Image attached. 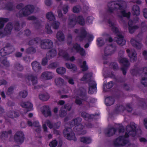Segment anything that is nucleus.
Wrapping results in <instances>:
<instances>
[{"label": "nucleus", "mask_w": 147, "mask_h": 147, "mask_svg": "<svg viewBox=\"0 0 147 147\" xmlns=\"http://www.w3.org/2000/svg\"><path fill=\"white\" fill-rule=\"evenodd\" d=\"M135 124L133 123H131L126 127L127 132L125 134V136H120L117 138L114 141V144L115 146H124L127 145V147H134L133 145L131 144L129 141L126 139L130 135L134 136L136 135V131Z\"/></svg>", "instance_id": "obj_1"}, {"label": "nucleus", "mask_w": 147, "mask_h": 147, "mask_svg": "<svg viewBox=\"0 0 147 147\" xmlns=\"http://www.w3.org/2000/svg\"><path fill=\"white\" fill-rule=\"evenodd\" d=\"M107 6L108 12L112 13L114 10L119 9L121 10V13L123 16L129 18L130 17V13H126L125 9L126 7V3L123 1H117L109 2Z\"/></svg>", "instance_id": "obj_2"}, {"label": "nucleus", "mask_w": 147, "mask_h": 147, "mask_svg": "<svg viewBox=\"0 0 147 147\" xmlns=\"http://www.w3.org/2000/svg\"><path fill=\"white\" fill-rule=\"evenodd\" d=\"M108 23L109 26L112 27V31L117 36V38L115 40L117 43L121 46L124 45L125 43V40L124 38V36L120 34L118 29L115 26L114 20L109 19L108 20Z\"/></svg>", "instance_id": "obj_3"}, {"label": "nucleus", "mask_w": 147, "mask_h": 147, "mask_svg": "<svg viewBox=\"0 0 147 147\" xmlns=\"http://www.w3.org/2000/svg\"><path fill=\"white\" fill-rule=\"evenodd\" d=\"M86 37L89 42L92 41L94 38L92 34L87 33L85 30L84 28H82L80 30L79 33L77 36L76 39L81 41Z\"/></svg>", "instance_id": "obj_4"}, {"label": "nucleus", "mask_w": 147, "mask_h": 147, "mask_svg": "<svg viewBox=\"0 0 147 147\" xmlns=\"http://www.w3.org/2000/svg\"><path fill=\"white\" fill-rule=\"evenodd\" d=\"M40 46L43 49H49L53 47V42L51 40L46 38L41 40Z\"/></svg>", "instance_id": "obj_5"}, {"label": "nucleus", "mask_w": 147, "mask_h": 147, "mask_svg": "<svg viewBox=\"0 0 147 147\" xmlns=\"http://www.w3.org/2000/svg\"><path fill=\"white\" fill-rule=\"evenodd\" d=\"M63 134L64 137L67 139L74 141H76L77 139L75 137L74 133L70 128H67L63 131Z\"/></svg>", "instance_id": "obj_6"}, {"label": "nucleus", "mask_w": 147, "mask_h": 147, "mask_svg": "<svg viewBox=\"0 0 147 147\" xmlns=\"http://www.w3.org/2000/svg\"><path fill=\"white\" fill-rule=\"evenodd\" d=\"M118 61L122 64L123 66L121 68L123 74L125 75L126 73V71L130 65V63L128 59L125 58L118 59Z\"/></svg>", "instance_id": "obj_7"}, {"label": "nucleus", "mask_w": 147, "mask_h": 147, "mask_svg": "<svg viewBox=\"0 0 147 147\" xmlns=\"http://www.w3.org/2000/svg\"><path fill=\"white\" fill-rule=\"evenodd\" d=\"M25 139L24 135L21 131H18L14 135V141L17 143H22Z\"/></svg>", "instance_id": "obj_8"}, {"label": "nucleus", "mask_w": 147, "mask_h": 147, "mask_svg": "<svg viewBox=\"0 0 147 147\" xmlns=\"http://www.w3.org/2000/svg\"><path fill=\"white\" fill-rule=\"evenodd\" d=\"M116 46L114 44H111L107 46L104 50V55L105 56L111 55L116 51Z\"/></svg>", "instance_id": "obj_9"}, {"label": "nucleus", "mask_w": 147, "mask_h": 147, "mask_svg": "<svg viewBox=\"0 0 147 147\" xmlns=\"http://www.w3.org/2000/svg\"><path fill=\"white\" fill-rule=\"evenodd\" d=\"M26 81H31L32 82V84L35 86L38 82V79L37 76H34L32 74H30L28 75L26 77ZM40 87L39 85L37 86H34V89H38Z\"/></svg>", "instance_id": "obj_10"}, {"label": "nucleus", "mask_w": 147, "mask_h": 147, "mask_svg": "<svg viewBox=\"0 0 147 147\" xmlns=\"http://www.w3.org/2000/svg\"><path fill=\"white\" fill-rule=\"evenodd\" d=\"M88 82V93L90 94H93L94 92L96 91L97 90L96 83L95 81L92 80Z\"/></svg>", "instance_id": "obj_11"}, {"label": "nucleus", "mask_w": 147, "mask_h": 147, "mask_svg": "<svg viewBox=\"0 0 147 147\" xmlns=\"http://www.w3.org/2000/svg\"><path fill=\"white\" fill-rule=\"evenodd\" d=\"M31 65L33 70L36 73H40L42 69L40 63L36 61L32 62Z\"/></svg>", "instance_id": "obj_12"}, {"label": "nucleus", "mask_w": 147, "mask_h": 147, "mask_svg": "<svg viewBox=\"0 0 147 147\" xmlns=\"http://www.w3.org/2000/svg\"><path fill=\"white\" fill-rule=\"evenodd\" d=\"M78 95L82 101H86L88 100V97L86 95V90L83 88H81L78 90Z\"/></svg>", "instance_id": "obj_13"}, {"label": "nucleus", "mask_w": 147, "mask_h": 147, "mask_svg": "<svg viewBox=\"0 0 147 147\" xmlns=\"http://www.w3.org/2000/svg\"><path fill=\"white\" fill-rule=\"evenodd\" d=\"M126 52L128 54V56L131 61L134 62L136 60L137 54L135 50L132 49L130 51L129 49H127L126 50Z\"/></svg>", "instance_id": "obj_14"}, {"label": "nucleus", "mask_w": 147, "mask_h": 147, "mask_svg": "<svg viewBox=\"0 0 147 147\" xmlns=\"http://www.w3.org/2000/svg\"><path fill=\"white\" fill-rule=\"evenodd\" d=\"M99 116V114H95L89 115L86 112H83L81 114V116L83 117L84 119L87 121H88L89 119H96V117Z\"/></svg>", "instance_id": "obj_15"}, {"label": "nucleus", "mask_w": 147, "mask_h": 147, "mask_svg": "<svg viewBox=\"0 0 147 147\" xmlns=\"http://www.w3.org/2000/svg\"><path fill=\"white\" fill-rule=\"evenodd\" d=\"M20 105L23 107L26 108V112L30 111L32 109L33 105L29 101L22 102L21 103Z\"/></svg>", "instance_id": "obj_16"}, {"label": "nucleus", "mask_w": 147, "mask_h": 147, "mask_svg": "<svg viewBox=\"0 0 147 147\" xmlns=\"http://www.w3.org/2000/svg\"><path fill=\"white\" fill-rule=\"evenodd\" d=\"M42 113L46 117L51 116V111L49 106L47 105L43 106L41 111Z\"/></svg>", "instance_id": "obj_17"}, {"label": "nucleus", "mask_w": 147, "mask_h": 147, "mask_svg": "<svg viewBox=\"0 0 147 147\" xmlns=\"http://www.w3.org/2000/svg\"><path fill=\"white\" fill-rule=\"evenodd\" d=\"M53 77V74L51 72L45 71L43 72L41 75V77L47 80H50Z\"/></svg>", "instance_id": "obj_18"}, {"label": "nucleus", "mask_w": 147, "mask_h": 147, "mask_svg": "<svg viewBox=\"0 0 147 147\" xmlns=\"http://www.w3.org/2000/svg\"><path fill=\"white\" fill-rule=\"evenodd\" d=\"M13 25L12 23H8L6 26L4 31L6 35L9 34H11V30L13 28Z\"/></svg>", "instance_id": "obj_19"}, {"label": "nucleus", "mask_w": 147, "mask_h": 147, "mask_svg": "<svg viewBox=\"0 0 147 147\" xmlns=\"http://www.w3.org/2000/svg\"><path fill=\"white\" fill-rule=\"evenodd\" d=\"M13 25L12 23H8L6 26L4 31L6 35L9 34H11V30L13 28Z\"/></svg>", "instance_id": "obj_20"}, {"label": "nucleus", "mask_w": 147, "mask_h": 147, "mask_svg": "<svg viewBox=\"0 0 147 147\" xmlns=\"http://www.w3.org/2000/svg\"><path fill=\"white\" fill-rule=\"evenodd\" d=\"M116 131L115 128H111L105 129V133L107 136L110 137L114 134Z\"/></svg>", "instance_id": "obj_21"}, {"label": "nucleus", "mask_w": 147, "mask_h": 147, "mask_svg": "<svg viewBox=\"0 0 147 147\" xmlns=\"http://www.w3.org/2000/svg\"><path fill=\"white\" fill-rule=\"evenodd\" d=\"M12 133V131L11 130L8 131H3L1 132V138L2 139L6 140L8 136H11Z\"/></svg>", "instance_id": "obj_22"}, {"label": "nucleus", "mask_w": 147, "mask_h": 147, "mask_svg": "<svg viewBox=\"0 0 147 147\" xmlns=\"http://www.w3.org/2000/svg\"><path fill=\"white\" fill-rule=\"evenodd\" d=\"M56 54V50L54 49H53L48 52L46 55V57H47L48 59H50L55 56Z\"/></svg>", "instance_id": "obj_23"}, {"label": "nucleus", "mask_w": 147, "mask_h": 147, "mask_svg": "<svg viewBox=\"0 0 147 147\" xmlns=\"http://www.w3.org/2000/svg\"><path fill=\"white\" fill-rule=\"evenodd\" d=\"M92 73H86L81 78V81H86L87 82H89L91 80L92 77Z\"/></svg>", "instance_id": "obj_24"}, {"label": "nucleus", "mask_w": 147, "mask_h": 147, "mask_svg": "<svg viewBox=\"0 0 147 147\" xmlns=\"http://www.w3.org/2000/svg\"><path fill=\"white\" fill-rule=\"evenodd\" d=\"M131 43V45L134 47L138 49H141L142 45L141 43L137 42L134 39L132 38L130 40Z\"/></svg>", "instance_id": "obj_25"}, {"label": "nucleus", "mask_w": 147, "mask_h": 147, "mask_svg": "<svg viewBox=\"0 0 147 147\" xmlns=\"http://www.w3.org/2000/svg\"><path fill=\"white\" fill-rule=\"evenodd\" d=\"M41 40L38 37H36L34 38L30 41L28 42V45H33L35 44L38 45L40 43Z\"/></svg>", "instance_id": "obj_26"}, {"label": "nucleus", "mask_w": 147, "mask_h": 147, "mask_svg": "<svg viewBox=\"0 0 147 147\" xmlns=\"http://www.w3.org/2000/svg\"><path fill=\"white\" fill-rule=\"evenodd\" d=\"M114 102V100L111 97H109L106 98L105 100V103L107 106H109L113 105Z\"/></svg>", "instance_id": "obj_27"}, {"label": "nucleus", "mask_w": 147, "mask_h": 147, "mask_svg": "<svg viewBox=\"0 0 147 147\" xmlns=\"http://www.w3.org/2000/svg\"><path fill=\"white\" fill-rule=\"evenodd\" d=\"M57 39L60 41H63L65 39V36L63 33L61 31L57 32L56 34Z\"/></svg>", "instance_id": "obj_28"}, {"label": "nucleus", "mask_w": 147, "mask_h": 147, "mask_svg": "<svg viewBox=\"0 0 147 147\" xmlns=\"http://www.w3.org/2000/svg\"><path fill=\"white\" fill-rule=\"evenodd\" d=\"M132 13L134 15H139L140 14L139 7L136 5H134L132 7Z\"/></svg>", "instance_id": "obj_29"}, {"label": "nucleus", "mask_w": 147, "mask_h": 147, "mask_svg": "<svg viewBox=\"0 0 147 147\" xmlns=\"http://www.w3.org/2000/svg\"><path fill=\"white\" fill-rule=\"evenodd\" d=\"M0 62L4 66L7 67L9 65V62L7 60V57L5 56H3L0 57Z\"/></svg>", "instance_id": "obj_30"}, {"label": "nucleus", "mask_w": 147, "mask_h": 147, "mask_svg": "<svg viewBox=\"0 0 147 147\" xmlns=\"http://www.w3.org/2000/svg\"><path fill=\"white\" fill-rule=\"evenodd\" d=\"M39 98L40 99L43 101H46L48 100L49 97L48 94L42 93L39 95Z\"/></svg>", "instance_id": "obj_31"}, {"label": "nucleus", "mask_w": 147, "mask_h": 147, "mask_svg": "<svg viewBox=\"0 0 147 147\" xmlns=\"http://www.w3.org/2000/svg\"><path fill=\"white\" fill-rule=\"evenodd\" d=\"M65 66L68 69H72L74 71H75L77 70V67L74 64L67 63H65Z\"/></svg>", "instance_id": "obj_32"}, {"label": "nucleus", "mask_w": 147, "mask_h": 147, "mask_svg": "<svg viewBox=\"0 0 147 147\" xmlns=\"http://www.w3.org/2000/svg\"><path fill=\"white\" fill-rule=\"evenodd\" d=\"M20 115L19 113L17 112L10 111L8 114V116L11 118H13L18 117Z\"/></svg>", "instance_id": "obj_33"}, {"label": "nucleus", "mask_w": 147, "mask_h": 147, "mask_svg": "<svg viewBox=\"0 0 147 147\" xmlns=\"http://www.w3.org/2000/svg\"><path fill=\"white\" fill-rule=\"evenodd\" d=\"M82 120V119L81 118L77 117L71 121L70 123V124L72 125H75L81 123Z\"/></svg>", "instance_id": "obj_34"}, {"label": "nucleus", "mask_w": 147, "mask_h": 147, "mask_svg": "<svg viewBox=\"0 0 147 147\" xmlns=\"http://www.w3.org/2000/svg\"><path fill=\"white\" fill-rule=\"evenodd\" d=\"M36 52V49L33 47H30L26 49V52L28 54H32Z\"/></svg>", "instance_id": "obj_35"}, {"label": "nucleus", "mask_w": 147, "mask_h": 147, "mask_svg": "<svg viewBox=\"0 0 147 147\" xmlns=\"http://www.w3.org/2000/svg\"><path fill=\"white\" fill-rule=\"evenodd\" d=\"M47 18L49 20L54 21L55 19V17L53 13L51 11L48 12L46 14Z\"/></svg>", "instance_id": "obj_36"}, {"label": "nucleus", "mask_w": 147, "mask_h": 147, "mask_svg": "<svg viewBox=\"0 0 147 147\" xmlns=\"http://www.w3.org/2000/svg\"><path fill=\"white\" fill-rule=\"evenodd\" d=\"M80 141L84 143L88 144L91 142V139L89 137H82L80 138Z\"/></svg>", "instance_id": "obj_37"}, {"label": "nucleus", "mask_w": 147, "mask_h": 147, "mask_svg": "<svg viewBox=\"0 0 147 147\" xmlns=\"http://www.w3.org/2000/svg\"><path fill=\"white\" fill-rule=\"evenodd\" d=\"M5 47L7 51L9 52V54L15 50L13 47L9 44H7Z\"/></svg>", "instance_id": "obj_38"}, {"label": "nucleus", "mask_w": 147, "mask_h": 147, "mask_svg": "<svg viewBox=\"0 0 147 147\" xmlns=\"http://www.w3.org/2000/svg\"><path fill=\"white\" fill-rule=\"evenodd\" d=\"M76 19L74 18L69 19L68 25L69 27H73L76 24Z\"/></svg>", "instance_id": "obj_39"}, {"label": "nucleus", "mask_w": 147, "mask_h": 147, "mask_svg": "<svg viewBox=\"0 0 147 147\" xmlns=\"http://www.w3.org/2000/svg\"><path fill=\"white\" fill-rule=\"evenodd\" d=\"M64 80L61 78H58L55 80V82L56 85L58 86L62 85L64 83Z\"/></svg>", "instance_id": "obj_40"}, {"label": "nucleus", "mask_w": 147, "mask_h": 147, "mask_svg": "<svg viewBox=\"0 0 147 147\" xmlns=\"http://www.w3.org/2000/svg\"><path fill=\"white\" fill-rule=\"evenodd\" d=\"M84 126L81 124L76 125L74 128V130L75 131L80 132L84 128Z\"/></svg>", "instance_id": "obj_41"}, {"label": "nucleus", "mask_w": 147, "mask_h": 147, "mask_svg": "<svg viewBox=\"0 0 147 147\" xmlns=\"http://www.w3.org/2000/svg\"><path fill=\"white\" fill-rule=\"evenodd\" d=\"M125 109V107L123 105H117L115 109V111L117 113L120 112L124 111Z\"/></svg>", "instance_id": "obj_42"}, {"label": "nucleus", "mask_w": 147, "mask_h": 147, "mask_svg": "<svg viewBox=\"0 0 147 147\" xmlns=\"http://www.w3.org/2000/svg\"><path fill=\"white\" fill-rule=\"evenodd\" d=\"M57 72L60 74H63L66 72V69L63 67H59L56 69Z\"/></svg>", "instance_id": "obj_43"}, {"label": "nucleus", "mask_w": 147, "mask_h": 147, "mask_svg": "<svg viewBox=\"0 0 147 147\" xmlns=\"http://www.w3.org/2000/svg\"><path fill=\"white\" fill-rule=\"evenodd\" d=\"M9 20V19L8 18H0V29L3 28L4 23L8 22Z\"/></svg>", "instance_id": "obj_44"}, {"label": "nucleus", "mask_w": 147, "mask_h": 147, "mask_svg": "<svg viewBox=\"0 0 147 147\" xmlns=\"http://www.w3.org/2000/svg\"><path fill=\"white\" fill-rule=\"evenodd\" d=\"M13 25L14 29L17 31H19L22 28V26H21L18 22H15Z\"/></svg>", "instance_id": "obj_45"}, {"label": "nucleus", "mask_w": 147, "mask_h": 147, "mask_svg": "<svg viewBox=\"0 0 147 147\" xmlns=\"http://www.w3.org/2000/svg\"><path fill=\"white\" fill-rule=\"evenodd\" d=\"M77 21L80 25L83 26L85 24V20L82 16H80L77 18Z\"/></svg>", "instance_id": "obj_46"}, {"label": "nucleus", "mask_w": 147, "mask_h": 147, "mask_svg": "<svg viewBox=\"0 0 147 147\" xmlns=\"http://www.w3.org/2000/svg\"><path fill=\"white\" fill-rule=\"evenodd\" d=\"M138 28V27L136 25L128 27V29L129 32L131 34L133 33Z\"/></svg>", "instance_id": "obj_47"}, {"label": "nucleus", "mask_w": 147, "mask_h": 147, "mask_svg": "<svg viewBox=\"0 0 147 147\" xmlns=\"http://www.w3.org/2000/svg\"><path fill=\"white\" fill-rule=\"evenodd\" d=\"M28 95V92L25 90L20 91L19 93V96L20 98H25Z\"/></svg>", "instance_id": "obj_48"}, {"label": "nucleus", "mask_w": 147, "mask_h": 147, "mask_svg": "<svg viewBox=\"0 0 147 147\" xmlns=\"http://www.w3.org/2000/svg\"><path fill=\"white\" fill-rule=\"evenodd\" d=\"M8 54H9V52L7 51L5 47L0 50V55L1 57L5 56Z\"/></svg>", "instance_id": "obj_49"}, {"label": "nucleus", "mask_w": 147, "mask_h": 147, "mask_svg": "<svg viewBox=\"0 0 147 147\" xmlns=\"http://www.w3.org/2000/svg\"><path fill=\"white\" fill-rule=\"evenodd\" d=\"M5 8L9 11H11L14 9V7L13 4L11 3H8L5 6Z\"/></svg>", "instance_id": "obj_50"}, {"label": "nucleus", "mask_w": 147, "mask_h": 147, "mask_svg": "<svg viewBox=\"0 0 147 147\" xmlns=\"http://www.w3.org/2000/svg\"><path fill=\"white\" fill-rule=\"evenodd\" d=\"M66 111H67L64 109L63 107H62L60 110V116L62 117L65 116L67 114Z\"/></svg>", "instance_id": "obj_51"}, {"label": "nucleus", "mask_w": 147, "mask_h": 147, "mask_svg": "<svg viewBox=\"0 0 147 147\" xmlns=\"http://www.w3.org/2000/svg\"><path fill=\"white\" fill-rule=\"evenodd\" d=\"M60 24L57 21L54 22L52 24L51 26L55 29H57L59 28Z\"/></svg>", "instance_id": "obj_52"}, {"label": "nucleus", "mask_w": 147, "mask_h": 147, "mask_svg": "<svg viewBox=\"0 0 147 147\" xmlns=\"http://www.w3.org/2000/svg\"><path fill=\"white\" fill-rule=\"evenodd\" d=\"M97 41L98 42L97 45L99 47L102 46L105 44L103 39L101 38H98L97 40Z\"/></svg>", "instance_id": "obj_53"}, {"label": "nucleus", "mask_w": 147, "mask_h": 147, "mask_svg": "<svg viewBox=\"0 0 147 147\" xmlns=\"http://www.w3.org/2000/svg\"><path fill=\"white\" fill-rule=\"evenodd\" d=\"M22 11L24 13V16H27L31 13L29 11H28L26 6L22 9Z\"/></svg>", "instance_id": "obj_54"}, {"label": "nucleus", "mask_w": 147, "mask_h": 147, "mask_svg": "<svg viewBox=\"0 0 147 147\" xmlns=\"http://www.w3.org/2000/svg\"><path fill=\"white\" fill-rule=\"evenodd\" d=\"M113 81H110L104 86V90H105V87H106L107 88L109 89L111 88L113 86Z\"/></svg>", "instance_id": "obj_55"}, {"label": "nucleus", "mask_w": 147, "mask_h": 147, "mask_svg": "<svg viewBox=\"0 0 147 147\" xmlns=\"http://www.w3.org/2000/svg\"><path fill=\"white\" fill-rule=\"evenodd\" d=\"M45 28L47 34H51L53 32V31L51 29V26L49 24L47 23L46 24Z\"/></svg>", "instance_id": "obj_56"}, {"label": "nucleus", "mask_w": 147, "mask_h": 147, "mask_svg": "<svg viewBox=\"0 0 147 147\" xmlns=\"http://www.w3.org/2000/svg\"><path fill=\"white\" fill-rule=\"evenodd\" d=\"M66 78L68 82L70 84L74 85V78L72 77H66Z\"/></svg>", "instance_id": "obj_57"}, {"label": "nucleus", "mask_w": 147, "mask_h": 147, "mask_svg": "<svg viewBox=\"0 0 147 147\" xmlns=\"http://www.w3.org/2000/svg\"><path fill=\"white\" fill-rule=\"evenodd\" d=\"M86 62L84 61L83 62L82 65L81 66V67L82 68V71H85L88 69V68L87 65L86 64Z\"/></svg>", "instance_id": "obj_58"}, {"label": "nucleus", "mask_w": 147, "mask_h": 147, "mask_svg": "<svg viewBox=\"0 0 147 147\" xmlns=\"http://www.w3.org/2000/svg\"><path fill=\"white\" fill-rule=\"evenodd\" d=\"M15 65L16 68L19 71H21L23 69V66L19 63H16L15 64Z\"/></svg>", "instance_id": "obj_59"}, {"label": "nucleus", "mask_w": 147, "mask_h": 147, "mask_svg": "<svg viewBox=\"0 0 147 147\" xmlns=\"http://www.w3.org/2000/svg\"><path fill=\"white\" fill-rule=\"evenodd\" d=\"M81 9V7L80 6L77 5L73 7V11L74 13H77L79 12Z\"/></svg>", "instance_id": "obj_60"}, {"label": "nucleus", "mask_w": 147, "mask_h": 147, "mask_svg": "<svg viewBox=\"0 0 147 147\" xmlns=\"http://www.w3.org/2000/svg\"><path fill=\"white\" fill-rule=\"evenodd\" d=\"M110 67L115 70H117L118 69V66L117 64L116 63H112L110 64Z\"/></svg>", "instance_id": "obj_61"}, {"label": "nucleus", "mask_w": 147, "mask_h": 147, "mask_svg": "<svg viewBox=\"0 0 147 147\" xmlns=\"http://www.w3.org/2000/svg\"><path fill=\"white\" fill-rule=\"evenodd\" d=\"M81 48L80 45L77 43H75L73 45V48L75 49L77 52H79Z\"/></svg>", "instance_id": "obj_62"}, {"label": "nucleus", "mask_w": 147, "mask_h": 147, "mask_svg": "<svg viewBox=\"0 0 147 147\" xmlns=\"http://www.w3.org/2000/svg\"><path fill=\"white\" fill-rule=\"evenodd\" d=\"M28 11H29L31 13H32L34 11V7L32 5H28L26 6Z\"/></svg>", "instance_id": "obj_63"}, {"label": "nucleus", "mask_w": 147, "mask_h": 147, "mask_svg": "<svg viewBox=\"0 0 147 147\" xmlns=\"http://www.w3.org/2000/svg\"><path fill=\"white\" fill-rule=\"evenodd\" d=\"M141 82L144 86L147 87V78L143 77L141 80Z\"/></svg>", "instance_id": "obj_64"}]
</instances>
